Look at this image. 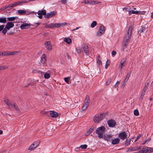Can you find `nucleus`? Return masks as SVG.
I'll return each instance as SVG.
<instances>
[{"mask_svg": "<svg viewBox=\"0 0 153 153\" xmlns=\"http://www.w3.org/2000/svg\"><path fill=\"white\" fill-rule=\"evenodd\" d=\"M56 13V11H53L47 13L45 16V18L49 19L55 15Z\"/></svg>", "mask_w": 153, "mask_h": 153, "instance_id": "8", "label": "nucleus"}, {"mask_svg": "<svg viewBox=\"0 0 153 153\" xmlns=\"http://www.w3.org/2000/svg\"><path fill=\"white\" fill-rule=\"evenodd\" d=\"M124 65H124V63H123L122 62H120V64L119 65V69H120V71L123 68V66Z\"/></svg>", "mask_w": 153, "mask_h": 153, "instance_id": "34", "label": "nucleus"}, {"mask_svg": "<svg viewBox=\"0 0 153 153\" xmlns=\"http://www.w3.org/2000/svg\"><path fill=\"white\" fill-rule=\"evenodd\" d=\"M67 0H61V2L63 4H66Z\"/></svg>", "mask_w": 153, "mask_h": 153, "instance_id": "56", "label": "nucleus"}, {"mask_svg": "<svg viewBox=\"0 0 153 153\" xmlns=\"http://www.w3.org/2000/svg\"><path fill=\"white\" fill-rule=\"evenodd\" d=\"M132 30L133 27L131 26L128 29L126 35L124 38L122 46L123 51L124 49L127 47L128 44V42L130 41L131 37Z\"/></svg>", "mask_w": 153, "mask_h": 153, "instance_id": "1", "label": "nucleus"}, {"mask_svg": "<svg viewBox=\"0 0 153 153\" xmlns=\"http://www.w3.org/2000/svg\"><path fill=\"white\" fill-rule=\"evenodd\" d=\"M97 25V22L96 21H93L91 24V27L92 28L94 27Z\"/></svg>", "mask_w": 153, "mask_h": 153, "instance_id": "33", "label": "nucleus"}, {"mask_svg": "<svg viewBox=\"0 0 153 153\" xmlns=\"http://www.w3.org/2000/svg\"><path fill=\"white\" fill-rule=\"evenodd\" d=\"M107 123L108 126L112 128L114 127L116 125V121L112 119L108 120Z\"/></svg>", "mask_w": 153, "mask_h": 153, "instance_id": "7", "label": "nucleus"}, {"mask_svg": "<svg viewBox=\"0 0 153 153\" xmlns=\"http://www.w3.org/2000/svg\"><path fill=\"white\" fill-rule=\"evenodd\" d=\"M103 139L107 141H110L111 140L112 136L110 135H105L103 136Z\"/></svg>", "mask_w": 153, "mask_h": 153, "instance_id": "13", "label": "nucleus"}, {"mask_svg": "<svg viewBox=\"0 0 153 153\" xmlns=\"http://www.w3.org/2000/svg\"><path fill=\"white\" fill-rule=\"evenodd\" d=\"M100 2H98L97 1H91V4H98L100 3Z\"/></svg>", "mask_w": 153, "mask_h": 153, "instance_id": "43", "label": "nucleus"}, {"mask_svg": "<svg viewBox=\"0 0 153 153\" xmlns=\"http://www.w3.org/2000/svg\"><path fill=\"white\" fill-rule=\"evenodd\" d=\"M21 2H20V1H18L17 2H15V3H14L13 4H11V7H13L15 6H16L19 4H21Z\"/></svg>", "mask_w": 153, "mask_h": 153, "instance_id": "25", "label": "nucleus"}, {"mask_svg": "<svg viewBox=\"0 0 153 153\" xmlns=\"http://www.w3.org/2000/svg\"><path fill=\"white\" fill-rule=\"evenodd\" d=\"M94 129V127H91L88 131V132L90 133V134L92 132Z\"/></svg>", "mask_w": 153, "mask_h": 153, "instance_id": "52", "label": "nucleus"}, {"mask_svg": "<svg viewBox=\"0 0 153 153\" xmlns=\"http://www.w3.org/2000/svg\"><path fill=\"white\" fill-rule=\"evenodd\" d=\"M147 89V86H145L144 87L143 89L142 92L145 93Z\"/></svg>", "mask_w": 153, "mask_h": 153, "instance_id": "49", "label": "nucleus"}, {"mask_svg": "<svg viewBox=\"0 0 153 153\" xmlns=\"http://www.w3.org/2000/svg\"><path fill=\"white\" fill-rule=\"evenodd\" d=\"M110 64V61L107 60L106 62L105 63V68L106 69H107L108 68V66Z\"/></svg>", "mask_w": 153, "mask_h": 153, "instance_id": "32", "label": "nucleus"}, {"mask_svg": "<svg viewBox=\"0 0 153 153\" xmlns=\"http://www.w3.org/2000/svg\"><path fill=\"white\" fill-rule=\"evenodd\" d=\"M6 18L5 17H0V23H5L6 22Z\"/></svg>", "mask_w": 153, "mask_h": 153, "instance_id": "24", "label": "nucleus"}, {"mask_svg": "<svg viewBox=\"0 0 153 153\" xmlns=\"http://www.w3.org/2000/svg\"><path fill=\"white\" fill-rule=\"evenodd\" d=\"M87 146L86 144L82 145H81L80 147L82 149H85L87 148Z\"/></svg>", "mask_w": 153, "mask_h": 153, "instance_id": "44", "label": "nucleus"}, {"mask_svg": "<svg viewBox=\"0 0 153 153\" xmlns=\"http://www.w3.org/2000/svg\"><path fill=\"white\" fill-rule=\"evenodd\" d=\"M60 26V23H54V27L58 28Z\"/></svg>", "mask_w": 153, "mask_h": 153, "instance_id": "51", "label": "nucleus"}, {"mask_svg": "<svg viewBox=\"0 0 153 153\" xmlns=\"http://www.w3.org/2000/svg\"><path fill=\"white\" fill-rule=\"evenodd\" d=\"M14 33H15V32L14 31H10L7 33V35H13V34H14Z\"/></svg>", "mask_w": 153, "mask_h": 153, "instance_id": "50", "label": "nucleus"}, {"mask_svg": "<svg viewBox=\"0 0 153 153\" xmlns=\"http://www.w3.org/2000/svg\"><path fill=\"white\" fill-rule=\"evenodd\" d=\"M7 7H6V6L4 7H3L0 9V11H2L4 10H5L6 9Z\"/></svg>", "mask_w": 153, "mask_h": 153, "instance_id": "59", "label": "nucleus"}, {"mask_svg": "<svg viewBox=\"0 0 153 153\" xmlns=\"http://www.w3.org/2000/svg\"><path fill=\"white\" fill-rule=\"evenodd\" d=\"M30 26V24L28 23H23L20 26V28L22 29H27L28 28V27Z\"/></svg>", "mask_w": 153, "mask_h": 153, "instance_id": "15", "label": "nucleus"}, {"mask_svg": "<svg viewBox=\"0 0 153 153\" xmlns=\"http://www.w3.org/2000/svg\"><path fill=\"white\" fill-rule=\"evenodd\" d=\"M50 77V75L49 74L46 73L44 75V77L45 79H48Z\"/></svg>", "mask_w": 153, "mask_h": 153, "instance_id": "42", "label": "nucleus"}, {"mask_svg": "<svg viewBox=\"0 0 153 153\" xmlns=\"http://www.w3.org/2000/svg\"><path fill=\"white\" fill-rule=\"evenodd\" d=\"M141 149L140 146L131 147L128 148V151L129 152L134 151L138 150Z\"/></svg>", "mask_w": 153, "mask_h": 153, "instance_id": "11", "label": "nucleus"}, {"mask_svg": "<svg viewBox=\"0 0 153 153\" xmlns=\"http://www.w3.org/2000/svg\"><path fill=\"white\" fill-rule=\"evenodd\" d=\"M70 79V77H68L64 78L65 81L68 84L69 80Z\"/></svg>", "mask_w": 153, "mask_h": 153, "instance_id": "35", "label": "nucleus"}, {"mask_svg": "<svg viewBox=\"0 0 153 153\" xmlns=\"http://www.w3.org/2000/svg\"><path fill=\"white\" fill-rule=\"evenodd\" d=\"M35 148H33V145L32 144L29 147L28 149L29 150H32L35 149Z\"/></svg>", "mask_w": 153, "mask_h": 153, "instance_id": "55", "label": "nucleus"}, {"mask_svg": "<svg viewBox=\"0 0 153 153\" xmlns=\"http://www.w3.org/2000/svg\"><path fill=\"white\" fill-rule=\"evenodd\" d=\"M18 13L19 15H22L26 13V12L23 10H18Z\"/></svg>", "mask_w": 153, "mask_h": 153, "instance_id": "26", "label": "nucleus"}, {"mask_svg": "<svg viewBox=\"0 0 153 153\" xmlns=\"http://www.w3.org/2000/svg\"><path fill=\"white\" fill-rule=\"evenodd\" d=\"M145 94V93L142 92L141 95L140 97H139V100H142Z\"/></svg>", "mask_w": 153, "mask_h": 153, "instance_id": "39", "label": "nucleus"}, {"mask_svg": "<svg viewBox=\"0 0 153 153\" xmlns=\"http://www.w3.org/2000/svg\"><path fill=\"white\" fill-rule=\"evenodd\" d=\"M146 82L147 83L145 85V86H147V88H148V86L150 83V80H147Z\"/></svg>", "mask_w": 153, "mask_h": 153, "instance_id": "60", "label": "nucleus"}, {"mask_svg": "<svg viewBox=\"0 0 153 153\" xmlns=\"http://www.w3.org/2000/svg\"><path fill=\"white\" fill-rule=\"evenodd\" d=\"M90 102V97L88 95H87L85 100L84 104L89 105Z\"/></svg>", "mask_w": 153, "mask_h": 153, "instance_id": "18", "label": "nucleus"}, {"mask_svg": "<svg viewBox=\"0 0 153 153\" xmlns=\"http://www.w3.org/2000/svg\"><path fill=\"white\" fill-rule=\"evenodd\" d=\"M126 61V58H123V59L121 60L120 62H123V63H124Z\"/></svg>", "mask_w": 153, "mask_h": 153, "instance_id": "58", "label": "nucleus"}, {"mask_svg": "<svg viewBox=\"0 0 153 153\" xmlns=\"http://www.w3.org/2000/svg\"><path fill=\"white\" fill-rule=\"evenodd\" d=\"M144 153H150L153 152V148L144 146L143 148Z\"/></svg>", "mask_w": 153, "mask_h": 153, "instance_id": "6", "label": "nucleus"}, {"mask_svg": "<svg viewBox=\"0 0 153 153\" xmlns=\"http://www.w3.org/2000/svg\"><path fill=\"white\" fill-rule=\"evenodd\" d=\"M1 56H4L9 55L10 54H8V52H1Z\"/></svg>", "mask_w": 153, "mask_h": 153, "instance_id": "30", "label": "nucleus"}, {"mask_svg": "<svg viewBox=\"0 0 153 153\" xmlns=\"http://www.w3.org/2000/svg\"><path fill=\"white\" fill-rule=\"evenodd\" d=\"M50 25V28H52L54 27V24L51 23L49 24Z\"/></svg>", "mask_w": 153, "mask_h": 153, "instance_id": "54", "label": "nucleus"}, {"mask_svg": "<svg viewBox=\"0 0 153 153\" xmlns=\"http://www.w3.org/2000/svg\"><path fill=\"white\" fill-rule=\"evenodd\" d=\"M131 139H126V142L125 143V145L126 146H128V145L130 144V142H131Z\"/></svg>", "mask_w": 153, "mask_h": 153, "instance_id": "38", "label": "nucleus"}, {"mask_svg": "<svg viewBox=\"0 0 153 153\" xmlns=\"http://www.w3.org/2000/svg\"><path fill=\"white\" fill-rule=\"evenodd\" d=\"M13 107L15 108V110L18 111H19V108L16 106V103L15 102H13Z\"/></svg>", "mask_w": 153, "mask_h": 153, "instance_id": "36", "label": "nucleus"}, {"mask_svg": "<svg viewBox=\"0 0 153 153\" xmlns=\"http://www.w3.org/2000/svg\"><path fill=\"white\" fill-rule=\"evenodd\" d=\"M64 41L68 44H70L72 42V40L69 38H65L64 39Z\"/></svg>", "mask_w": 153, "mask_h": 153, "instance_id": "20", "label": "nucleus"}, {"mask_svg": "<svg viewBox=\"0 0 153 153\" xmlns=\"http://www.w3.org/2000/svg\"><path fill=\"white\" fill-rule=\"evenodd\" d=\"M105 127L103 126H101L97 129L96 133L98 134V136L99 138H101L103 137V134L105 131Z\"/></svg>", "mask_w": 153, "mask_h": 153, "instance_id": "3", "label": "nucleus"}, {"mask_svg": "<svg viewBox=\"0 0 153 153\" xmlns=\"http://www.w3.org/2000/svg\"><path fill=\"white\" fill-rule=\"evenodd\" d=\"M4 101L6 104L8 106V108H11V107L10 106V102L9 101V99H5L4 98Z\"/></svg>", "mask_w": 153, "mask_h": 153, "instance_id": "21", "label": "nucleus"}, {"mask_svg": "<svg viewBox=\"0 0 153 153\" xmlns=\"http://www.w3.org/2000/svg\"><path fill=\"white\" fill-rule=\"evenodd\" d=\"M11 4H10L8 6H6V7H7L6 9H7V10H10L12 8L11 7Z\"/></svg>", "mask_w": 153, "mask_h": 153, "instance_id": "48", "label": "nucleus"}, {"mask_svg": "<svg viewBox=\"0 0 153 153\" xmlns=\"http://www.w3.org/2000/svg\"><path fill=\"white\" fill-rule=\"evenodd\" d=\"M139 11H134L133 10H132L128 11V14L129 15H131L132 13L138 14H139Z\"/></svg>", "mask_w": 153, "mask_h": 153, "instance_id": "27", "label": "nucleus"}, {"mask_svg": "<svg viewBox=\"0 0 153 153\" xmlns=\"http://www.w3.org/2000/svg\"><path fill=\"white\" fill-rule=\"evenodd\" d=\"M134 114L136 116H137L139 115V112L137 109L135 110L134 111Z\"/></svg>", "mask_w": 153, "mask_h": 153, "instance_id": "37", "label": "nucleus"}, {"mask_svg": "<svg viewBox=\"0 0 153 153\" xmlns=\"http://www.w3.org/2000/svg\"><path fill=\"white\" fill-rule=\"evenodd\" d=\"M143 134H139L137 137L136 139L134 141V142H136L142 136Z\"/></svg>", "mask_w": 153, "mask_h": 153, "instance_id": "41", "label": "nucleus"}, {"mask_svg": "<svg viewBox=\"0 0 153 153\" xmlns=\"http://www.w3.org/2000/svg\"><path fill=\"white\" fill-rule=\"evenodd\" d=\"M14 24L12 22H8L7 23L6 27H5L2 32L4 35L6 34L7 31L9 30L10 28L14 26Z\"/></svg>", "mask_w": 153, "mask_h": 153, "instance_id": "4", "label": "nucleus"}, {"mask_svg": "<svg viewBox=\"0 0 153 153\" xmlns=\"http://www.w3.org/2000/svg\"><path fill=\"white\" fill-rule=\"evenodd\" d=\"M40 143V142L36 141L34 142L32 144V145H33V148H36L38 146Z\"/></svg>", "mask_w": 153, "mask_h": 153, "instance_id": "23", "label": "nucleus"}, {"mask_svg": "<svg viewBox=\"0 0 153 153\" xmlns=\"http://www.w3.org/2000/svg\"><path fill=\"white\" fill-rule=\"evenodd\" d=\"M116 54V52L115 51H113L111 52V54L113 56H114Z\"/></svg>", "mask_w": 153, "mask_h": 153, "instance_id": "62", "label": "nucleus"}, {"mask_svg": "<svg viewBox=\"0 0 153 153\" xmlns=\"http://www.w3.org/2000/svg\"><path fill=\"white\" fill-rule=\"evenodd\" d=\"M146 30V28L145 27L142 26L141 27V29L140 30V31H139H139H140V33L142 32H144V31Z\"/></svg>", "mask_w": 153, "mask_h": 153, "instance_id": "46", "label": "nucleus"}, {"mask_svg": "<svg viewBox=\"0 0 153 153\" xmlns=\"http://www.w3.org/2000/svg\"><path fill=\"white\" fill-rule=\"evenodd\" d=\"M4 25H0V32L3 31L4 29Z\"/></svg>", "mask_w": 153, "mask_h": 153, "instance_id": "53", "label": "nucleus"}, {"mask_svg": "<svg viewBox=\"0 0 153 153\" xmlns=\"http://www.w3.org/2000/svg\"><path fill=\"white\" fill-rule=\"evenodd\" d=\"M50 114L51 116L53 118H56L58 116V113L54 111H51Z\"/></svg>", "mask_w": 153, "mask_h": 153, "instance_id": "14", "label": "nucleus"}, {"mask_svg": "<svg viewBox=\"0 0 153 153\" xmlns=\"http://www.w3.org/2000/svg\"><path fill=\"white\" fill-rule=\"evenodd\" d=\"M46 56L45 54H43L41 57L40 64L44 65L46 63Z\"/></svg>", "mask_w": 153, "mask_h": 153, "instance_id": "9", "label": "nucleus"}, {"mask_svg": "<svg viewBox=\"0 0 153 153\" xmlns=\"http://www.w3.org/2000/svg\"><path fill=\"white\" fill-rule=\"evenodd\" d=\"M60 26L63 25H67V23L66 22H64L60 23Z\"/></svg>", "mask_w": 153, "mask_h": 153, "instance_id": "63", "label": "nucleus"}, {"mask_svg": "<svg viewBox=\"0 0 153 153\" xmlns=\"http://www.w3.org/2000/svg\"><path fill=\"white\" fill-rule=\"evenodd\" d=\"M38 15H45L46 14V11L45 10H39L38 12Z\"/></svg>", "mask_w": 153, "mask_h": 153, "instance_id": "22", "label": "nucleus"}, {"mask_svg": "<svg viewBox=\"0 0 153 153\" xmlns=\"http://www.w3.org/2000/svg\"><path fill=\"white\" fill-rule=\"evenodd\" d=\"M45 44L47 49L51 50L52 46L51 42L49 41H46L45 42Z\"/></svg>", "mask_w": 153, "mask_h": 153, "instance_id": "16", "label": "nucleus"}, {"mask_svg": "<svg viewBox=\"0 0 153 153\" xmlns=\"http://www.w3.org/2000/svg\"><path fill=\"white\" fill-rule=\"evenodd\" d=\"M107 115L106 113H103L98 115H95L93 118V120L94 122L98 123L104 119Z\"/></svg>", "mask_w": 153, "mask_h": 153, "instance_id": "2", "label": "nucleus"}, {"mask_svg": "<svg viewBox=\"0 0 153 153\" xmlns=\"http://www.w3.org/2000/svg\"><path fill=\"white\" fill-rule=\"evenodd\" d=\"M132 73V71H130L127 74L126 76V78L124 80V83H126L127 82L128 79L129 77L130 76V75Z\"/></svg>", "mask_w": 153, "mask_h": 153, "instance_id": "19", "label": "nucleus"}, {"mask_svg": "<svg viewBox=\"0 0 153 153\" xmlns=\"http://www.w3.org/2000/svg\"><path fill=\"white\" fill-rule=\"evenodd\" d=\"M18 53L17 51H14L12 52H8V54H10V55H14Z\"/></svg>", "mask_w": 153, "mask_h": 153, "instance_id": "47", "label": "nucleus"}, {"mask_svg": "<svg viewBox=\"0 0 153 153\" xmlns=\"http://www.w3.org/2000/svg\"><path fill=\"white\" fill-rule=\"evenodd\" d=\"M39 72V71H38L36 70H33L32 71V73H35L36 72Z\"/></svg>", "mask_w": 153, "mask_h": 153, "instance_id": "64", "label": "nucleus"}, {"mask_svg": "<svg viewBox=\"0 0 153 153\" xmlns=\"http://www.w3.org/2000/svg\"><path fill=\"white\" fill-rule=\"evenodd\" d=\"M120 83V82L117 81L116 83L114 85V87L115 88L118 87V85Z\"/></svg>", "mask_w": 153, "mask_h": 153, "instance_id": "57", "label": "nucleus"}, {"mask_svg": "<svg viewBox=\"0 0 153 153\" xmlns=\"http://www.w3.org/2000/svg\"><path fill=\"white\" fill-rule=\"evenodd\" d=\"M89 105L84 104L82 107V110L83 111H85L88 108Z\"/></svg>", "mask_w": 153, "mask_h": 153, "instance_id": "29", "label": "nucleus"}, {"mask_svg": "<svg viewBox=\"0 0 153 153\" xmlns=\"http://www.w3.org/2000/svg\"><path fill=\"white\" fill-rule=\"evenodd\" d=\"M5 67L4 66H0V71L5 69Z\"/></svg>", "mask_w": 153, "mask_h": 153, "instance_id": "61", "label": "nucleus"}, {"mask_svg": "<svg viewBox=\"0 0 153 153\" xmlns=\"http://www.w3.org/2000/svg\"><path fill=\"white\" fill-rule=\"evenodd\" d=\"M17 18V17H7V19L8 21H14L16 19V18Z\"/></svg>", "mask_w": 153, "mask_h": 153, "instance_id": "28", "label": "nucleus"}, {"mask_svg": "<svg viewBox=\"0 0 153 153\" xmlns=\"http://www.w3.org/2000/svg\"><path fill=\"white\" fill-rule=\"evenodd\" d=\"M82 48L83 50L86 55L89 53V49L87 45L86 44H84L82 45Z\"/></svg>", "mask_w": 153, "mask_h": 153, "instance_id": "12", "label": "nucleus"}, {"mask_svg": "<svg viewBox=\"0 0 153 153\" xmlns=\"http://www.w3.org/2000/svg\"><path fill=\"white\" fill-rule=\"evenodd\" d=\"M82 3H85L86 4H91V1H86V0H84L82 2Z\"/></svg>", "mask_w": 153, "mask_h": 153, "instance_id": "40", "label": "nucleus"}, {"mask_svg": "<svg viewBox=\"0 0 153 153\" xmlns=\"http://www.w3.org/2000/svg\"><path fill=\"white\" fill-rule=\"evenodd\" d=\"M120 141V139L118 138H116L112 139L111 140V143L113 145L117 144L119 143Z\"/></svg>", "mask_w": 153, "mask_h": 153, "instance_id": "17", "label": "nucleus"}, {"mask_svg": "<svg viewBox=\"0 0 153 153\" xmlns=\"http://www.w3.org/2000/svg\"><path fill=\"white\" fill-rule=\"evenodd\" d=\"M111 79H108L106 82V85H109L111 82Z\"/></svg>", "mask_w": 153, "mask_h": 153, "instance_id": "45", "label": "nucleus"}, {"mask_svg": "<svg viewBox=\"0 0 153 153\" xmlns=\"http://www.w3.org/2000/svg\"><path fill=\"white\" fill-rule=\"evenodd\" d=\"M105 27L103 25H101L100 27L99 30L97 32L96 35L97 36H101L103 33L105 31Z\"/></svg>", "mask_w": 153, "mask_h": 153, "instance_id": "5", "label": "nucleus"}, {"mask_svg": "<svg viewBox=\"0 0 153 153\" xmlns=\"http://www.w3.org/2000/svg\"><path fill=\"white\" fill-rule=\"evenodd\" d=\"M100 56H98L97 58V63L99 65H101L102 64V61L100 60Z\"/></svg>", "mask_w": 153, "mask_h": 153, "instance_id": "31", "label": "nucleus"}, {"mask_svg": "<svg viewBox=\"0 0 153 153\" xmlns=\"http://www.w3.org/2000/svg\"><path fill=\"white\" fill-rule=\"evenodd\" d=\"M118 137L121 139L124 140L127 138V135L125 132H123L119 134Z\"/></svg>", "mask_w": 153, "mask_h": 153, "instance_id": "10", "label": "nucleus"}]
</instances>
